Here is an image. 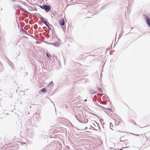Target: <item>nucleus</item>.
I'll use <instances>...</instances> for the list:
<instances>
[{"instance_id":"nucleus-1","label":"nucleus","mask_w":150,"mask_h":150,"mask_svg":"<svg viewBox=\"0 0 150 150\" xmlns=\"http://www.w3.org/2000/svg\"><path fill=\"white\" fill-rule=\"evenodd\" d=\"M40 7L42 9H43L47 11H50V6L49 5H43L42 6H40Z\"/></svg>"},{"instance_id":"nucleus-2","label":"nucleus","mask_w":150,"mask_h":150,"mask_svg":"<svg viewBox=\"0 0 150 150\" xmlns=\"http://www.w3.org/2000/svg\"><path fill=\"white\" fill-rule=\"evenodd\" d=\"M144 17H145L146 19L148 25L150 27V20L149 17L146 15H144Z\"/></svg>"},{"instance_id":"nucleus-3","label":"nucleus","mask_w":150,"mask_h":150,"mask_svg":"<svg viewBox=\"0 0 150 150\" xmlns=\"http://www.w3.org/2000/svg\"><path fill=\"white\" fill-rule=\"evenodd\" d=\"M129 123L130 125H136V123L135 122V121L134 120H131L129 121Z\"/></svg>"},{"instance_id":"nucleus-4","label":"nucleus","mask_w":150,"mask_h":150,"mask_svg":"<svg viewBox=\"0 0 150 150\" xmlns=\"http://www.w3.org/2000/svg\"><path fill=\"white\" fill-rule=\"evenodd\" d=\"M59 23L61 25H63L64 24V21L63 19H62L59 21Z\"/></svg>"},{"instance_id":"nucleus-5","label":"nucleus","mask_w":150,"mask_h":150,"mask_svg":"<svg viewBox=\"0 0 150 150\" xmlns=\"http://www.w3.org/2000/svg\"><path fill=\"white\" fill-rule=\"evenodd\" d=\"M40 92L41 93H45L46 92V90L44 88H42L40 90Z\"/></svg>"},{"instance_id":"nucleus-6","label":"nucleus","mask_w":150,"mask_h":150,"mask_svg":"<svg viewBox=\"0 0 150 150\" xmlns=\"http://www.w3.org/2000/svg\"><path fill=\"white\" fill-rule=\"evenodd\" d=\"M44 23L45 24V25H46V26L48 27V28H49V26L48 24H49V23L48 22H47L46 21L45 22H44Z\"/></svg>"},{"instance_id":"nucleus-7","label":"nucleus","mask_w":150,"mask_h":150,"mask_svg":"<svg viewBox=\"0 0 150 150\" xmlns=\"http://www.w3.org/2000/svg\"><path fill=\"white\" fill-rule=\"evenodd\" d=\"M40 19L44 23L46 21V20L43 17L41 18Z\"/></svg>"},{"instance_id":"nucleus-8","label":"nucleus","mask_w":150,"mask_h":150,"mask_svg":"<svg viewBox=\"0 0 150 150\" xmlns=\"http://www.w3.org/2000/svg\"><path fill=\"white\" fill-rule=\"evenodd\" d=\"M46 56L48 58H50L51 57L50 54L48 53H46Z\"/></svg>"},{"instance_id":"nucleus-9","label":"nucleus","mask_w":150,"mask_h":150,"mask_svg":"<svg viewBox=\"0 0 150 150\" xmlns=\"http://www.w3.org/2000/svg\"><path fill=\"white\" fill-rule=\"evenodd\" d=\"M21 10H22L23 11H24V12H25L26 13H28L27 11H26L25 10V9H24L23 8H21Z\"/></svg>"},{"instance_id":"nucleus-10","label":"nucleus","mask_w":150,"mask_h":150,"mask_svg":"<svg viewBox=\"0 0 150 150\" xmlns=\"http://www.w3.org/2000/svg\"><path fill=\"white\" fill-rule=\"evenodd\" d=\"M98 90L99 91H102V89L100 88H98Z\"/></svg>"},{"instance_id":"nucleus-11","label":"nucleus","mask_w":150,"mask_h":150,"mask_svg":"<svg viewBox=\"0 0 150 150\" xmlns=\"http://www.w3.org/2000/svg\"><path fill=\"white\" fill-rule=\"evenodd\" d=\"M123 137H122L120 138V140L121 141H122V140L123 139Z\"/></svg>"},{"instance_id":"nucleus-12","label":"nucleus","mask_w":150,"mask_h":150,"mask_svg":"<svg viewBox=\"0 0 150 150\" xmlns=\"http://www.w3.org/2000/svg\"><path fill=\"white\" fill-rule=\"evenodd\" d=\"M136 135L137 136H139V134H136V135Z\"/></svg>"},{"instance_id":"nucleus-13","label":"nucleus","mask_w":150,"mask_h":150,"mask_svg":"<svg viewBox=\"0 0 150 150\" xmlns=\"http://www.w3.org/2000/svg\"><path fill=\"white\" fill-rule=\"evenodd\" d=\"M87 101V100L86 99L85 100V101Z\"/></svg>"}]
</instances>
